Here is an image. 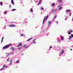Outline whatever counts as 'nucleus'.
<instances>
[{"instance_id": "nucleus-1", "label": "nucleus", "mask_w": 73, "mask_h": 73, "mask_svg": "<svg viewBox=\"0 0 73 73\" xmlns=\"http://www.w3.org/2000/svg\"><path fill=\"white\" fill-rule=\"evenodd\" d=\"M48 15H47V17H45L43 19V24L44 23L45 21V20H47V19H48Z\"/></svg>"}, {"instance_id": "nucleus-2", "label": "nucleus", "mask_w": 73, "mask_h": 73, "mask_svg": "<svg viewBox=\"0 0 73 73\" xmlns=\"http://www.w3.org/2000/svg\"><path fill=\"white\" fill-rule=\"evenodd\" d=\"M11 45V44H9L8 46H4L3 47V49H7L8 46H9L10 45Z\"/></svg>"}, {"instance_id": "nucleus-3", "label": "nucleus", "mask_w": 73, "mask_h": 73, "mask_svg": "<svg viewBox=\"0 0 73 73\" xmlns=\"http://www.w3.org/2000/svg\"><path fill=\"white\" fill-rule=\"evenodd\" d=\"M9 27H16V25L12 24L10 25H9Z\"/></svg>"}, {"instance_id": "nucleus-4", "label": "nucleus", "mask_w": 73, "mask_h": 73, "mask_svg": "<svg viewBox=\"0 0 73 73\" xmlns=\"http://www.w3.org/2000/svg\"><path fill=\"white\" fill-rule=\"evenodd\" d=\"M71 36H69V38H68V40H71V38H72V37H73V35L71 34Z\"/></svg>"}, {"instance_id": "nucleus-5", "label": "nucleus", "mask_w": 73, "mask_h": 73, "mask_svg": "<svg viewBox=\"0 0 73 73\" xmlns=\"http://www.w3.org/2000/svg\"><path fill=\"white\" fill-rule=\"evenodd\" d=\"M21 45H22V44L21 42H20L19 43V44L17 46L18 47H19V46H20Z\"/></svg>"}, {"instance_id": "nucleus-6", "label": "nucleus", "mask_w": 73, "mask_h": 73, "mask_svg": "<svg viewBox=\"0 0 73 73\" xmlns=\"http://www.w3.org/2000/svg\"><path fill=\"white\" fill-rule=\"evenodd\" d=\"M57 10V9H54L52 11V13H53V12H56V11Z\"/></svg>"}, {"instance_id": "nucleus-7", "label": "nucleus", "mask_w": 73, "mask_h": 73, "mask_svg": "<svg viewBox=\"0 0 73 73\" xmlns=\"http://www.w3.org/2000/svg\"><path fill=\"white\" fill-rule=\"evenodd\" d=\"M70 10L67 9L66 11V13H67V12H70Z\"/></svg>"}, {"instance_id": "nucleus-8", "label": "nucleus", "mask_w": 73, "mask_h": 73, "mask_svg": "<svg viewBox=\"0 0 73 73\" xmlns=\"http://www.w3.org/2000/svg\"><path fill=\"white\" fill-rule=\"evenodd\" d=\"M28 46H27L26 45H25L23 46V47L25 48H28Z\"/></svg>"}, {"instance_id": "nucleus-9", "label": "nucleus", "mask_w": 73, "mask_h": 73, "mask_svg": "<svg viewBox=\"0 0 73 73\" xmlns=\"http://www.w3.org/2000/svg\"><path fill=\"white\" fill-rule=\"evenodd\" d=\"M51 5L52 7H54V6L55 5V3H53Z\"/></svg>"}, {"instance_id": "nucleus-10", "label": "nucleus", "mask_w": 73, "mask_h": 73, "mask_svg": "<svg viewBox=\"0 0 73 73\" xmlns=\"http://www.w3.org/2000/svg\"><path fill=\"white\" fill-rule=\"evenodd\" d=\"M50 24H51V21H48V26H49Z\"/></svg>"}, {"instance_id": "nucleus-11", "label": "nucleus", "mask_w": 73, "mask_h": 73, "mask_svg": "<svg viewBox=\"0 0 73 73\" xmlns=\"http://www.w3.org/2000/svg\"><path fill=\"white\" fill-rule=\"evenodd\" d=\"M58 7H60L59 9V10H61V8H62L61 7H60V6H58Z\"/></svg>"}, {"instance_id": "nucleus-12", "label": "nucleus", "mask_w": 73, "mask_h": 73, "mask_svg": "<svg viewBox=\"0 0 73 73\" xmlns=\"http://www.w3.org/2000/svg\"><path fill=\"white\" fill-rule=\"evenodd\" d=\"M11 3H12V4H13V5H14V2H13V0H11Z\"/></svg>"}, {"instance_id": "nucleus-13", "label": "nucleus", "mask_w": 73, "mask_h": 73, "mask_svg": "<svg viewBox=\"0 0 73 73\" xmlns=\"http://www.w3.org/2000/svg\"><path fill=\"white\" fill-rule=\"evenodd\" d=\"M61 40H64V37H63V36H61Z\"/></svg>"}, {"instance_id": "nucleus-14", "label": "nucleus", "mask_w": 73, "mask_h": 73, "mask_svg": "<svg viewBox=\"0 0 73 73\" xmlns=\"http://www.w3.org/2000/svg\"><path fill=\"white\" fill-rule=\"evenodd\" d=\"M7 11H5L4 12V14H7Z\"/></svg>"}, {"instance_id": "nucleus-15", "label": "nucleus", "mask_w": 73, "mask_h": 73, "mask_svg": "<svg viewBox=\"0 0 73 73\" xmlns=\"http://www.w3.org/2000/svg\"><path fill=\"white\" fill-rule=\"evenodd\" d=\"M11 49H12V50H14L15 49H14V48L12 47H11Z\"/></svg>"}, {"instance_id": "nucleus-16", "label": "nucleus", "mask_w": 73, "mask_h": 73, "mask_svg": "<svg viewBox=\"0 0 73 73\" xmlns=\"http://www.w3.org/2000/svg\"><path fill=\"white\" fill-rule=\"evenodd\" d=\"M41 0H40L38 3L37 5H39V4H40V3L41 2Z\"/></svg>"}, {"instance_id": "nucleus-17", "label": "nucleus", "mask_w": 73, "mask_h": 73, "mask_svg": "<svg viewBox=\"0 0 73 73\" xmlns=\"http://www.w3.org/2000/svg\"><path fill=\"white\" fill-rule=\"evenodd\" d=\"M3 39H4V37H3L2 38L1 41V43L2 44V42H3Z\"/></svg>"}, {"instance_id": "nucleus-18", "label": "nucleus", "mask_w": 73, "mask_h": 73, "mask_svg": "<svg viewBox=\"0 0 73 73\" xmlns=\"http://www.w3.org/2000/svg\"><path fill=\"white\" fill-rule=\"evenodd\" d=\"M61 52H62L61 54H63V53H64V50H62Z\"/></svg>"}, {"instance_id": "nucleus-19", "label": "nucleus", "mask_w": 73, "mask_h": 73, "mask_svg": "<svg viewBox=\"0 0 73 73\" xmlns=\"http://www.w3.org/2000/svg\"><path fill=\"white\" fill-rule=\"evenodd\" d=\"M32 38H30L29 39L27 40V41H30L31 40H32Z\"/></svg>"}, {"instance_id": "nucleus-20", "label": "nucleus", "mask_w": 73, "mask_h": 73, "mask_svg": "<svg viewBox=\"0 0 73 73\" xmlns=\"http://www.w3.org/2000/svg\"><path fill=\"white\" fill-rule=\"evenodd\" d=\"M30 11L32 12H33V9H31L30 10Z\"/></svg>"}, {"instance_id": "nucleus-21", "label": "nucleus", "mask_w": 73, "mask_h": 73, "mask_svg": "<svg viewBox=\"0 0 73 73\" xmlns=\"http://www.w3.org/2000/svg\"><path fill=\"white\" fill-rule=\"evenodd\" d=\"M0 5H3V2H0Z\"/></svg>"}, {"instance_id": "nucleus-22", "label": "nucleus", "mask_w": 73, "mask_h": 73, "mask_svg": "<svg viewBox=\"0 0 73 73\" xmlns=\"http://www.w3.org/2000/svg\"><path fill=\"white\" fill-rule=\"evenodd\" d=\"M12 60H11L10 61V63L9 64V65H11V64H12Z\"/></svg>"}, {"instance_id": "nucleus-23", "label": "nucleus", "mask_w": 73, "mask_h": 73, "mask_svg": "<svg viewBox=\"0 0 73 73\" xmlns=\"http://www.w3.org/2000/svg\"><path fill=\"white\" fill-rule=\"evenodd\" d=\"M7 66H5V65H4L3 66V68H7Z\"/></svg>"}, {"instance_id": "nucleus-24", "label": "nucleus", "mask_w": 73, "mask_h": 73, "mask_svg": "<svg viewBox=\"0 0 73 73\" xmlns=\"http://www.w3.org/2000/svg\"><path fill=\"white\" fill-rule=\"evenodd\" d=\"M19 60H18L16 62V63H17L18 64L19 63Z\"/></svg>"}, {"instance_id": "nucleus-25", "label": "nucleus", "mask_w": 73, "mask_h": 73, "mask_svg": "<svg viewBox=\"0 0 73 73\" xmlns=\"http://www.w3.org/2000/svg\"><path fill=\"white\" fill-rule=\"evenodd\" d=\"M4 70V68H1L0 69V70Z\"/></svg>"}, {"instance_id": "nucleus-26", "label": "nucleus", "mask_w": 73, "mask_h": 73, "mask_svg": "<svg viewBox=\"0 0 73 73\" xmlns=\"http://www.w3.org/2000/svg\"><path fill=\"white\" fill-rule=\"evenodd\" d=\"M16 9H13L12 10V11H16Z\"/></svg>"}, {"instance_id": "nucleus-27", "label": "nucleus", "mask_w": 73, "mask_h": 73, "mask_svg": "<svg viewBox=\"0 0 73 73\" xmlns=\"http://www.w3.org/2000/svg\"><path fill=\"white\" fill-rule=\"evenodd\" d=\"M68 34H69V35H70V32L68 31Z\"/></svg>"}, {"instance_id": "nucleus-28", "label": "nucleus", "mask_w": 73, "mask_h": 73, "mask_svg": "<svg viewBox=\"0 0 73 73\" xmlns=\"http://www.w3.org/2000/svg\"><path fill=\"white\" fill-rule=\"evenodd\" d=\"M58 2L60 3V2H62V1L61 0H60L58 1Z\"/></svg>"}, {"instance_id": "nucleus-29", "label": "nucleus", "mask_w": 73, "mask_h": 73, "mask_svg": "<svg viewBox=\"0 0 73 73\" xmlns=\"http://www.w3.org/2000/svg\"><path fill=\"white\" fill-rule=\"evenodd\" d=\"M41 9H42V10H43H43H44V8H43V7H42Z\"/></svg>"}, {"instance_id": "nucleus-30", "label": "nucleus", "mask_w": 73, "mask_h": 73, "mask_svg": "<svg viewBox=\"0 0 73 73\" xmlns=\"http://www.w3.org/2000/svg\"><path fill=\"white\" fill-rule=\"evenodd\" d=\"M57 17V16L56 15L55 16V17L54 18V19H56V17Z\"/></svg>"}, {"instance_id": "nucleus-31", "label": "nucleus", "mask_w": 73, "mask_h": 73, "mask_svg": "<svg viewBox=\"0 0 73 73\" xmlns=\"http://www.w3.org/2000/svg\"><path fill=\"white\" fill-rule=\"evenodd\" d=\"M71 15H72V13H70V14H69V16H71Z\"/></svg>"}, {"instance_id": "nucleus-32", "label": "nucleus", "mask_w": 73, "mask_h": 73, "mask_svg": "<svg viewBox=\"0 0 73 73\" xmlns=\"http://www.w3.org/2000/svg\"><path fill=\"white\" fill-rule=\"evenodd\" d=\"M33 43H35V44H36V42L35 41H33Z\"/></svg>"}, {"instance_id": "nucleus-33", "label": "nucleus", "mask_w": 73, "mask_h": 73, "mask_svg": "<svg viewBox=\"0 0 73 73\" xmlns=\"http://www.w3.org/2000/svg\"><path fill=\"white\" fill-rule=\"evenodd\" d=\"M21 47H20L18 48V49H21Z\"/></svg>"}, {"instance_id": "nucleus-34", "label": "nucleus", "mask_w": 73, "mask_h": 73, "mask_svg": "<svg viewBox=\"0 0 73 73\" xmlns=\"http://www.w3.org/2000/svg\"><path fill=\"white\" fill-rule=\"evenodd\" d=\"M70 31L71 32H73V31H72L70 30Z\"/></svg>"}, {"instance_id": "nucleus-35", "label": "nucleus", "mask_w": 73, "mask_h": 73, "mask_svg": "<svg viewBox=\"0 0 73 73\" xmlns=\"http://www.w3.org/2000/svg\"><path fill=\"white\" fill-rule=\"evenodd\" d=\"M52 48V47L50 46V49H51V48Z\"/></svg>"}, {"instance_id": "nucleus-36", "label": "nucleus", "mask_w": 73, "mask_h": 73, "mask_svg": "<svg viewBox=\"0 0 73 73\" xmlns=\"http://www.w3.org/2000/svg\"><path fill=\"white\" fill-rule=\"evenodd\" d=\"M9 58H8V59H7V61H8V60H9Z\"/></svg>"}, {"instance_id": "nucleus-37", "label": "nucleus", "mask_w": 73, "mask_h": 73, "mask_svg": "<svg viewBox=\"0 0 73 73\" xmlns=\"http://www.w3.org/2000/svg\"><path fill=\"white\" fill-rule=\"evenodd\" d=\"M23 36V34H22L21 35V36Z\"/></svg>"}, {"instance_id": "nucleus-38", "label": "nucleus", "mask_w": 73, "mask_h": 73, "mask_svg": "<svg viewBox=\"0 0 73 73\" xmlns=\"http://www.w3.org/2000/svg\"><path fill=\"white\" fill-rule=\"evenodd\" d=\"M56 23H58V21H56Z\"/></svg>"}, {"instance_id": "nucleus-39", "label": "nucleus", "mask_w": 73, "mask_h": 73, "mask_svg": "<svg viewBox=\"0 0 73 73\" xmlns=\"http://www.w3.org/2000/svg\"><path fill=\"white\" fill-rule=\"evenodd\" d=\"M35 40H36L35 39H34L33 41H35Z\"/></svg>"}, {"instance_id": "nucleus-40", "label": "nucleus", "mask_w": 73, "mask_h": 73, "mask_svg": "<svg viewBox=\"0 0 73 73\" xmlns=\"http://www.w3.org/2000/svg\"><path fill=\"white\" fill-rule=\"evenodd\" d=\"M59 42H61V40H60L59 41Z\"/></svg>"}, {"instance_id": "nucleus-41", "label": "nucleus", "mask_w": 73, "mask_h": 73, "mask_svg": "<svg viewBox=\"0 0 73 73\" xmlns=\"http://www.w3.org/2000/svg\"><path fill=\"white\" fill-rule=\"evenodd\" d=\"M9 7H11V5H10V6Z\"/></svg>"}, {"instance_id": "nucleus-42", "label": "nucleus", "mask_w": 73, "mask_h": 73, "mask_svg": "<svg viewBox=\"0 0 73 73\" xmlns=\"http://www.w3.org/2000/svg\"><path fill=\"white\" fill-rule=\"evenodd\" d=\"M70 50H72V49H70Z\"/></svg>"}, {"instance_id": "nucleus-43", "label": "nucleus", "mask_w": 73, "mask_h": 73, "mask_svg": "<svg viewBox=\"0 0 73 73\" xmlns=\"http://www.w3.org/2000/svg\"><path fill=\"white\" fill-rule=\"evenodd\" d=\"M59 55H60V56H61V54H59Z\"/></svg>"}, {"instance_id": "nucleus-44", "label": "nucleus", "mask_w": 73, "mask_h": 73, "mask_svg": "<svg viewBox=\"0 0 73 73\" xmlns=\"http://www.w3.org/2000/svg\"><path fill=\"white\" fill-rule=\"evenodd\" d=\"M5 27H6V26H5Z\"/></svg>"}]
</instances>
